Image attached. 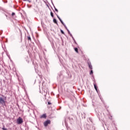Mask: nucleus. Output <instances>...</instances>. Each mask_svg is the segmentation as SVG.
<instances>
[{"label":"nucleus","mask_w":130,"mask_h":130,"mask_svg":"<svg viewBox=\"0 0 130 130\" xmlns=\"http://www.w3.org/2000/svg\"><path fill=\"white\" fill-rule=\"evenodd\" d=\"M46 117H47L46 114H43L40 116V118H46Z\"/></svg>","instance_id":"5"},{"label":"nucleus","mask_w":130,"mask_h":130,"mask_svg":"<svg viewBox=\"0 0 130 130\" xmlns=\"http://www.w3.org/2000/svg\"><path fill=\"white\" fill-rule=\"evenodd\" d=\"M75 44H77V42H75Z\"/></svg>","instance_id":"19"},{"label":"nucleus","mask_w":130,"mask_h":130,"mask_svg":"<svg viewBox=\"0 0 130 130\" xmlns=\"http://www.w3.org/2000/svg\"><path fill=\"white\" fill-rule=\"evenodd\" d=\"M94 89H95V90H96V92H98V90L97 89V85H96V84H94Z\"/></svg>","instance_id":"8"},{"label":"nucleus","mask_w":130,"mask_h":130,"mask_svg":"<svg viewBox=\"0 0 130 130\" xmlns=\"http://www.w3.org/2000/svg\"><path fill=\"white\" fill-rule=\"evenodd\" d=\"M88 67L89 69H90V70H92V65L91 64V63H88Z\"/></svg>","instance_id":"6"},{"label":"nucleus","mask_w":130,"mask_h":130,"mask_svg":"<svg viewBox=\"0 0 130 130\" xmlns=\"http://www.w3.org/2000/svg\"><path fill=\"white\" fill-rule=\"evenodd\" d=\"M2 129L3 130H8V129L7 128H5V127L2 128Z\"/></svg>","instance_id":"13"},{"label":"nucleus","mask_w":130,"mask_h":130,"mask_svg":"<svg viewBox=\"0 0 130 130\" xmlns=\"http://www.w3.org/2000/svg\"><path fill=\"white\" fill-rule=\"evenodd\" d=\"M61 33H63V31L62 30H61Z\"/></svg>","instance_id":"18"},{"label":"nucleus","mask_w":130,"mask_h":130,"mask_svg":"<svg viewBox=\"0 0 130 130\" xmlns=\"http://www.w3.org/2000/svg\"><path fill=\"white\" fill-rule=\"evenodd\" d=\"M55 11H56V12H58V10H57V9L56 8H55Z\"/></svg>","instance_id":"17"},{"label":"nucleus","mask_w":130,"mask_h":130,"mask_svg":"<svg viewBox=\"0 0 130 130\" xmlns=\"http://www.w3.org/2000/svg\"><path fill=\"white\" fill-rule=\"evenodd\" d=\"M92 74H93V70H91L90 71V75H92Z\"/></svg>","instance_id":"15"},{"label":"nucleus","mask_w":130,"mask_h":130,"mask_svg":"<svg viewBox=\"0 0 130 130\" xmlns=\"http://www.w3.org/2000/svg\"><path fill=\"white\" fill-rule=\"evenodd\" d=\"M68 33H70V31H69V30H68Z\"/></svg>","instance_id":"20"},{"label":"nucleus","mask_w":130,"mask_h":130,"mask_svg":"<svg viewBox=\"0 0 130 130\" xmlns=\"http://www.w3.org/2000/svg\"><path fill=\"white\" fill-rule=\"evenodd\" d=\"M17 124H22L23 123V119L21 118V117H19L16 120Z\"/></svg>","instance_id":"1"},{"label":"nucleus","mask_w":130,"mask_h":130,"mask_svg":"<svg viewBox=\"0 0 130 130\" xmlns=\"http://www.w3.org/2000/svg\"><path fill=\"white\" fill-rule=\"evenodd\" d=\"M23 1H24V2H25L26 0H23Z\"/></svg>","instance_id":"21"},{"label":"nucleus","mask_w":130,"mask_h":130,"mask_svg":"<svg viewBox=\"0 0 130 130\" xmlns=\"http://www.w3.org/2000/svg\"><path fill=\"white\" fill-rule=\"evenodd\" d=\"M57 17L58 19L59 20V21H60V22L61 23V24H62V25L64 26L65 28H67V26H65L64 23H63V22H62V20H61V19H60V18L58 17V15H57Z\"/></svg>","instance_id":"4"},{"label":"nucleus","mask_w":130,"mask_h":130,"mask_svg":"<svg viewBox=\"0 0 130 130\" xmlns=\"http://www.w3.org/2000/svg\"><path fill=\"white\" fill-rule=\"evenodd\" d=\"M0 103L2 104V105H5L6 104V102L3 98H0Z\"/></svg>","instance_id":"3"},{"label":"nucleus","mask_w":130,"mask_h":130,"mask_svg":"<svg viewBox=\"0 0 130 130\" xmlns=\"http://www.w3.org/2000/svg\"><path fill=\"white\" fill-rule=\"evenodd\" d=\"M74 50L76 51V52H77V53H79L78 48H74Z\"/></svg>","instance_id":"7"},{"label":"nucleus","mask_w":130,"mask_h":130,"mask_svg":"<svg viewBox=\"0 0 130 130\" xmlns=\"http://www.w3.org/2000/svg\"><path fill=\"white\" fill-rule=\"evenodd\" d=\"M15 13L13 12V13H12V16H15Z\"/></svg>","instance_id":"14"},{"label":"nucleus","mask_w":130,"mask_h":130,"mask_svg":"<svg viewBox=\"0 0 130 130\" xmlns=\"http://www.w3.org/2000/svg\"><path fill=\"white\" fill-rule=\"evenodd\" d=\"M53 22L55 23V24H57V21H56V19L55 18L53 19Z\"/></svg>","instance_id":"9"},{"label":"nucleus","mask_w":130,"mask_h":130,"mask_svg":"<svg viewBox=\"0 0 130 130\" xmlns=\"http://www.w3.org/2000/svg\"><path fill=\"white\" fill-rule=\"evenodd\" d=\"M48 104L49 105H51V103L48 102Z\"/></svg>","instance_id":"16"},{"label":"nucleus","mask_w":130,"mask_h":130,"mask_svg":"<svg viewBox=\"0 0 130 130\" xmlns=\"http://www.w3.org/2000/svg\"><path fill=\"white\" fill-rule=\"evenodd\" d=\"M51 121L50 120H47V121L44 122V126H47L48 124H50Z\"/></svg>","instance_id":"2"},{"label":"nucleus","mask_w":130,"mask_h":130,"mask_svg":"<svg viewBox=\"0 0 130 130\" xmlns=\"http://www.w3.org/2000/svg\"><path fill=\"white\" fill-rule=\"evenodd\" d=\"M50 15H51L52 18H54V16H53V13H52V12H50Z\"/></svg>","instance_id":"10"},{"label":"nucleus","mask_w":130,"mask_h":130,"mask_svg":"<svg viewBox=\"0 0 130 130\" xmlns=\"http://www.w3.org/2000/svg\"><path fill=\"white\" fill-rule=\"evenodd\" d=\"M26 61L27 62H29V58L28 57V56H26Z\"/></svg>","instance_id":"12"},{"label":"nucleus","mask_w":130,"mask_h":130,"mask_svg":"<svg viewBox=\"0 0 130 130\" xmlns=\"http://www.w3.org/2000/svg\"><path fill=\"white\" fill-rule=\"evenodd\" d=\"M27 40H29L30 41H31V37H30V36H28L27 37Z\"/></svg>","instance_id":"11"}]
</instances>
